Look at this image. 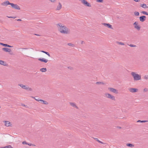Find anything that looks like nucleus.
<instances>
[{"instance_id":"nucleus-1","label":"nucleus","mask_w":148,"mask_h":148,"mask_svg":"<svg viewBox=\"0 0 148 148\" xmlns=\"http://www.w3.org/2000/svg\"><path fill=\"white\" fill-rule=\"evenodd\" d=\"M56 26L58 31L62 34H67L69 32L67 27L61 23L57 24Z\"/></svg>"},{"instance_id":"nucleus-2","label":"nucleus","mask_w":148,"mask_h":148,"mask_svg":"<svg viewBox=\"0 0 148 148\" xmlns=\"http://www.w3.org/2000/svg\"><path fill=\"white\" fill-rule=\"evenodd\" d=\"M131 75L133 78L134 79L135 81H137L141 79V76L136 73L132 72L131 73Z\"/></svg>"},{"instance_id":"nucleus-3","label":"nucleus","mask_w":148,"mask_h":148,"mask_svg":"<svg viewBox=\"0 0 148 148\" xmlns=\"http://www.w3.org/2000/svg\"><path fill=\"white\" fill-rule=\"evenodd\" d=\"M105 96L106 98L110 99L111 100L115 101L116 100L115 97L109 93H105Z\"/></svg>"},{"instance_id":"nucleus-4","label":"nucleus","mask_w":148,"mask_h":148,"mask_svg":"<svg viewBox=\"0 0 148 148\" xmlns=\"http://www.w3.org/2000/svg\"><path fill=\"white\" fill-rule=\"evenodd\" d=\"M134 28L137 30L139 31L141 29V27L138 21H135L133 24Z\"/></svg>"},{"instance_id":"nucleus-5","label":"nucleus","mask_w":148,"mask_h":148,"mask_svg":"<svg viewBox=\"0 0 148 148\" xmlns=\"http://www.w3.org/2000/svg\"><path fill=\"white\" fill-rule=\"evenodd\" d=\"M79 1L85 6L88 7H91V4L87 2L86 0H79Z\"/></svg>"},{"instance_id":"nucleus-6","label":"nucleus","mask_w":148,"mask_h":148,"mask_svg":"<svg viewBox=\"0 0 148 148\" xmlns=\"http://www.w3.org/2000/svg\"><path fill=\"white\" fill-rule=\"evenodd\" d=\"M18 85L21 87L22 88L29 91H32V89L31 88L29 87L28 86L26 85H23L22 84H20Z\"/></svg>"},{"instance_id":"nucleus-7","label":"nucleus","mask_w":148,"mask_h":148,"mask_svg":"<svg viewBox=\"0 0 148 148\" xmlns=\"http://www.w3.org/2000/svg\"><path fill=\"white\" fill-rule=\"evenodd\" d=\"M108 90L110 91L113 92L115 94H117L118 93V90L113 88L111 87H109L108 88Z\"/></svg>"},{"instance_id":"nucleus-8","label":"nucleus","mask_w":148,"mask_h":148,"mask_svg":"<svg viewBox=\"0 0 148 148\" xmlns=\"http://www.w3.org/2000/svg\"><path fill=\"white\" fill-rule=\"evenodd\" d=\"M2 49V50L4 51L9 53L10 54L12 55L13 54L12 53H11L12 50L10 49L7 47H4Z\"/></svg>"},{"instance_id":"nucleus-9","label":"nucleus","mask_w":148,"mask_h":148,"mask_svg":"<svg viewBox=\"0 0 148 148\" xmlns=\"http://www.w3.org/2000/svg\"><path fill=\"white\" fill-rule=\"evenodd\" d=\"M10 5L11 7L13 8H14L17 10L20 9L19 7L17 4H14L13 3H11Z\"/></svg>"},{"instance_id":"nucleus-10","label":"nucleus","mask_w":148,"mask_h":148,"mask_svg":"<svg viewBox=\"0 0 148 148\" xmlns=\"http://www.w3.org/2000/svg\"><path fill=\"white\" fill-rule=\"evenodd\" d=\"M62 8V5L60 2H59L56 5V10H59Z\"/></svg>"},{"instance_id":"nucleus-11","label":"nucleus","mask_w":148,"mask_h":148,"mask_svg":"<svg viewBox=\"0 0 148 148\" xmlns=\"http://www.w3.org/2000/svg\"><path fill=\"white\" fill-rule=\"evenodd\" d=\"M4 125L6 127H10L12 126V123L8 121H3Z\"/></svg>"},{"instance_id":"nucleus-12","label":"nucleus","mask_w":148,"mask_h":148,"mask_svg":"<svg viewBox=\"0 0 148 148\" xmlns=\"http://www.w3.org/2000/svg\"><path fill=\"white\" fill-rule=\"evenodd\" d=\"M102 24L105 27L109 29H112V26L109 23H102Z\"/></svg>"},{"instance_id":"nucleus-13","label":"nucleus","mask_w":148,"mask_h":148,"mask_svg":"<svg viewBox=\"0 0 148 148\" xmlns=\"http://www.w3.org/2000/svg\"><path fill=\"white\" fill-rule=\"evenodd\" d=\"M38 60L42 62H43L45 63H47L48 61V59L44 58H38Z\"/></svg>"},{"instance_id":"nucleus-14","label":"nucleus","mask_w":148,"mask_h":148,"mask_svg":"<svg viewBox=\"0 0 148 148\" xmlns=\"http://www.w3.org/2000/svg\"><path fill=\"white\" fill-rule=\"evenodd\" d=\"M129 91L132 93H134L137 92L138 91V89L137 88H131L129 89Z\"/></svg>"},{"instance_id":"nucleus-15","label":"nucleus","mask_w":148,"mask_h":148,"mask_svg":"<svg viewBox=\"0 0 148 148\" xmlns=\"http://www.w3.org/2000/svg\"><path fill=\"white\" fill-rule=\"evenodd\" d=\"M10 3H10L8 1H7L2 3H1V5L3 6H6L8 5H10Z\"/></svg>"},{"instance_id":"nucleus-16","label":"nucleus","mask_w":148,"mask_h":148,"mask_svg":"<svg viewBox=\"0 0 148 148\" xmlns=\"http://www.w3.org/2000/svg\"><path fill=\"white\" fill-rule=\"evenodd\" d=\"M146 17L145 16H141L139 17L140 21L142 22H144L146 20Z\"/></svg>"},{"instance_id":"nucleus-17","label":"nucleus","mask_w":148,"mask_h":148,"mask_svg":"<svg viewBox=\"0 0 148 148\" xmlns=\"http://www.w3.org/2000/svg\"><path fill=\"white\" fill-rule=\"evenodd\" d=\"M0 64L5 66H8V64L6 62L1 60H0Z\"/></svg>"},{"instance_id":"nucleus-18","label":"nucleus","mask_w":148,"mask_h":148,"mask_svg":"<svg viewBox=\"0 0 148 148\" xmlns=\"http://www.w3.org/2000/svg\"><path fill=\"white\" fill-rule=\"evenodd\" d=\"M40 103H42V104H44L45 105H47L48 104V103L47 101H45L44 100H42L41 99L40 100Z\"/></svg>"},{"instance_id":"nucleus-19","label":"nucleus","mask_w":148,"mask_h":148,"mask_svg":"<svg viewBox=\"0 0 148 148\" xmlns=\"http://www.w3.org/2000/svg\"><path fill=\"white\" fill-rule=\"evenodd\" d=\"M0 45H1L3 46L8 47H12L13 46H10L7 44H4L2 43H0Z\"/></svg>"},{"instance_id":"nucleus-20","label":"nucleus","mask_w":148,"mask_h":148,"mask_svg":"<svg viewBox=\"0 0 148 148\" xmlns=\"http://www.w3.org/2000/svg\"><path fill=\"white\" fill-rule=\"evenodd\" d=\"M126 145L127 146L130 147H133L134 146V144L131 143H127L126 144Z\"/></svg>"},{"instance_id":"nucleus-21","label":"nucleus","mask_w":148,"mask_h":148,"mask_svg":"<svg viewBox=\"0 0 148 148\" xmlns=\"http://www.w3.org/2000/svg\"><path fill=\"white\" fill-rule=\"evenodd\" d=\"M140 6L144 8H148V7L145 4H141Z\"/></svg>"},{"instance_id":"nucleus-22","label":"nucleus","mask_w":148,"mask_h":148,"mask_svg":"<svg viewBox=\"0 0 148 148\" xmlns=\"http://www.w3.org/2000/svg\"><path fill=\"white\" fill-rule=\"evenodd\" d=\"M70 104L72 106L77 108V107L76 105L74 103L70 102Z\"/></svg>"},{"instance_id":"nucleus-23","label":"nucleus","mask_w":148,"mask_h":148,"mask_svg":"<svg viewBox=\"0 0 148 148\" xmlns=\"http://www.w3.org/2000/svg\"><path fill=\"white\" fill-rule=\"evenodd\" d=\"M47 69L46 68H43L40 69V71L42 72H45L47 71Z\"/></svg>"},{"instance_id":"nucleus-24","label":"nucleus","mask_w":148,"mask_h":148,"mask_svg":"<svg viewBox=\"0 0 148 148\" xmlns=\"http://www.w3.org/2000/svg\"><path fill=\"white\" fill-rule=\"evenodd\" d=\"M40 52L43 53H45L48 56L50 57V55L49 53H48V52H47L43 51H40Z\"/></svg>"},{"instance_id":"nucleus-25","label":"nucleus","mask_w":148,"mask_h":148,"mask_svg":"<svg viewBox=\"0 0 148 148\" xmlns=\"http://www.w3.org/2000/svg\"><path fill=\"white\" fill-rule=\"evenodd\" d=\"M0 148H13L10 145H8L5 147H1Z\"/></svg>"},{"instance_id":"nucleus-26","label":"nucleus","mask_w":148,"mask_h":148,"mask_svg":"<svg viewBox=\"0 0 148 148\" xmlns=\"http://www.w3.org/2000/svg\"><path fill=\"white\" fill-rule=\"evenodd\" d=\"M116 43L118 44L119 45H124V44L123 43L121 42H116Z\"/></svg>"},{"instance_id":"nucleus-27","label":"nucleus","mask_w":148,"mask_h":148,"mask_svg":"<svg viewBox=\"0 0 148 148\" xmlns=\"http://www.w3.org/2000/svg\"><path fill=\"white\" fill-rule=\"evenodd\" d=\"M134 14V15L136 16H138L139 15V13L138 12H135Z\"/></svg>"},{"instance_id":"nucleus-28","label":"nucleus","mask_w":148,"mask_h":148,"mask_svg":"<svg viewBox=\"0 0 148 148\" xmlns=\"http://www.w3.org/2000/svg\"><path fill=\"white\" fill-rule=\"evenodd\" d=\"M141 13L144 14L148 15V13L146 12L143 11H142Z\"/></svg>"},{"instance_id":"nucleus-29","label":"nucleus","mask_w":148,"mask_h":148,"mask_svg":"<svg viewBox=\"0 0 148 148\" xmlns=\"http://www.w3.org/2000/svg\"><path fill=\"white\" fill-rule=\"evenodd\" d=\"M148 91V89L146 88H144V89L143 90V91L144 92H147Z\"/></svg>"},{"instance_id":"nucleus-30","label":"nucleus","mask_w":148,"mask_h":148,"mask_svg":"<svg viewBox=\"0 0 148 148\" xmlns=\"http://www.w3.org/2000/svg\"><path fill=\"white\" fill-rule=\"evenodd\" d=\"M52 3H55L56 1V0H49Z\"/></svg>"},{"instance_id":"nucleus-31","label":"nucleus","mask_w":148,"mask_h":148,"mask_svg":"<svg viewBox=\"0 0 148 148\" xmlns=\"http://www.w3.org/2000/svg\"><path fill=\"white\" fill-rule=\"evenodd\" d=\"M96 140L99 143H101V144H103L104 143L102 142L101 141H100L97 138H96Z\"/></svg>"},{"instance_id":"nucleus-32","label":"nucleus","mask_w":148,"mask_h":148,"mask_svg":"<svg viewBox=\"0 0 148 148\" xmlns=\"http://www.w3.org/2000/svg\"><path fill=\"white\" fill-rule=\"evenodd\" d=\"M96 1L98 2L103 3V0H97Z\"/></svg>"},{"instance_id":"nucleus-33","label":"nucleus","mask_w":148,"mask_h":148,"mask_svg":"<svg viewBox=\"0 0 148 148\" xmlns=\"http://www.w3.org/2000/svg\"><path fill=\"white\" fill-rule=\"evenodd\" d=\"M129 46H130L131 47H135L136 46L135 45H133L130 44V45H129Z\"/></svg>"},{"instance_id":"nucleus-34","label":"nucleus","mask_w":148,"mask_h":148,"mask_svg":"<svg viewBox=\"0 0 148 148\" xmlns=\"http://www.w3.org/2000/svg\"><path fill=\"white\" fill-rule=\"evenodd\" d=\"M96 84H103V83L102 82H97L96 83Z\"/></svg>"},{"instance_id":"nucleus-35","label":"nucleus","mask_w":148,"mask_h":148,"mask_svg":"<svg viewBox=\"0 0 148 148\" xmlns=\"http://www.w3.org/2000/svg\"><path fill=\"white\" fill-rule=\"evenodd\" d=\"M22 143L23 144H27V143L26 141L23 142Z\"/></svg>"},{"instance_id":"nucleus-36","label":"nucleus","mask_w":148,"mask_h":148,"mask_svg":"<svg viewBox=\"0 0 148 148\" xmlns=\"http://www.w3.org/2000/svg\"><path fill=\"white\" fill-rule=\"evenodd\" d=\"M27 145H29V146H35L34 145L32 144L31 143H29V144L27 143Z\"/></svg>"},{"instance_id":"nucleus-37","label":"nucleus","mask_w":148,"mask_h":148,"mask_svg":"<svg viewBox=\"0 0 148 148\" xmlns=\"http://www.w3.org/2000/svg\"><path fill=\"white\" fill-rule=\"evenodd\" d=\"M35 99L37 101H40V100H41L40 99H36V98H35Z\"/></svg>"},{"instance_id":"nucleus-38","label":"nucleus","mask_w":148,"mask_h":148,"mask_svg":"<svg viewBox=\"0 0 148 148\" xmlns=\"http://www.w3.org/2000/svg\"><path fill=\"white\" fill-rule=\"evenodd\" d=\"M144 78L146 79H148V76H145L144 77Z\"/></svg>"},{"instance_id":"nucleus-39","label":"nucleus","mask_w":148,"mask_h":148,"mask_svg":"<svg viewBox=\"0 0 148 148\" xmlns=\"http://www.w3.org/2000/svg\"><path fill=\"white\" fill-rule=\"evenodd\" d=\"M133 0L136 2H138L140 1V0Z\"/></svg>"},{"instance_id":"nucleus-40","label":"nucleus","mask_w":148,"mask_h":148,"mask_svg":"<svg viewBox=\"0 0 148 148\" xmlns=\"http://www.w3.org/2000/svg\"><path fill=\"white\" fill-rule=\"evenodd\" d=\"M147 121H142V123H145V122H147Z\"/></svg>"},{"instance_id":"nucleus-41","label":"nucleus","mask_w":148,"mask_h":148,"mask_svg":"<svg viewBox=\"0 0 148 148\" xmlns=\"http://www.w3.org/2000/svg\"><path fill=\"white\" fill-rule=\"evenodd\" d=\"M34 35H36V36H40V35H39V34H34Z\"/></svg>"},{"instance_id":"nucleus-42","label":"nucleus","mask_w":148,"mask_h":148,"mask_svg":"<svg viewBox=\"0 0 148 148\" xmlns=\"http://www.w3.org/2000/svg\"><path fill=\"white\" fill-rule=\"evenodd\" d=\"M142 121H140V120H138L137 121V122H140V123H142Z\"/></svg>"},{"instance_id":"nucleus-43","label":"nucleus","mask_w":148,"mask_h":148,"mask_svg":"<svg viewBox=\"0 0 148 148\" xmlns=\"http://www.w3.org/2000/svg\"><path fill=\"white\" fill-rule=\"evenodd\" d=\"M17 21H21V19H17Z\"/></svg>"},{"instance_id":"nucleus-44","label":"nucleus","mask_w":148,"mask_h":148,"mask_svg":"<svg viewBox=\"0 0 148 148\" xmlns=\"http://www.w3.org/2000/svg\"><path fill=\"white\" fill-rule=\"evenodd\" d=\"M8 18H13V17H8Z\"/></svg>"},{"instance_id":"nucleus-45","label":"nucleus","mask_w":148,"mask_h":148,"mask_svg":"<svg viewBox=\"0 0 148 148\" xmlns=\"http://www.w3.org/2000/svg\"><path fill=\"white\" fill-rule=\"evenodd\" d=\"M71 44H70V45L69 44V45H70V46H71Z\"/></svg>"}]
</instances>
